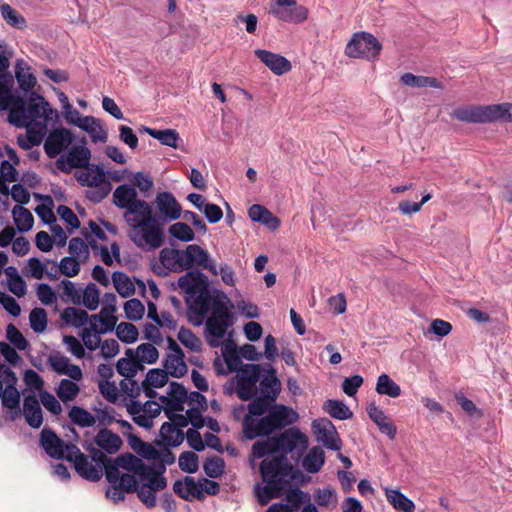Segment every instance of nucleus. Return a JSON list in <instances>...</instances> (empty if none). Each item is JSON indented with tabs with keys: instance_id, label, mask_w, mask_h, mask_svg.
<instances>
[{
	"instance_id": "35",
	"label": "nucleus",
	"mask_w": 512,
	"mask_h": 512,
	"mask_svg": "<svg viewBox=\"0 0 512 512\" xmlns=\"http://www.w3.org/2000/svg\"><path fill=\"white\" fill-rule=\"evenodd\" d=\"M13 79L9 75L0 74V111H9L16 105L17 96L11 93Z\"/></svg>"
},
{
	"instance_id": "62",
	"label": "nucleus",
	"mask_w": 512,
	"mask_h": 512,
	"mask_svg": "<svg viewBox=\"0 0 512 512\" xmlns=\"http://www.w3.org/2000/svg\"><path fill=\"white\" fill-rule=\"evenodd\" d=\"M179 341L192 351H199L201 349V341L194 333L185 327H181L178 331Z\"/></svg>"
},
{
	"instance_id": "40",
	"label": "nucleus",
	"mask_w": 512,
	"mask_h": 512,
	"mask_svg": "<svg viewBox=\"0 0 512 512\" xmlns=\"http://www.w3.org/2000/svg\"><path fill=\"white\" fill-rule=\"evenodd\" d=\"M401 82L410 87L424 88L432 87L442 89L443 85L434 77L429 76H417L412 73H405L400 78Z\"/></svg>"
},
{
	"instance_id": "32",
	"label": "nucleus",
	"mask_w": 512,
	"mask_h": 512,
	"mask_svg": "<svg viewBox=\"0 0 512 512\" xmlns=\"http://www.w3.org/2000/svg\"><path fill=\"white\" fill-rule=\"evenodd\" d=\"M178 285L188 296L207 286L206 277L201 272L190 271L179 278Z\"/></svg>"
},
{
	"instance_id": "27",
	"label": "nucleus",
	"mask_w": 512,
	"mask_h": 512,
	"mask_svg": "<svg viewBox=\"0 0 512 512\" xmlns=\"http://www.w3.org/2000/svg\"><path fill=\"white\" fill-rule=\"evenodd\" d=\"M281 391V382L276 377L275 371L271 369L270 373L259 380V388H257V393L259 392V397L267 399L271 402H276Z\"/></svg>"
},
{
	"instance_id": "24",
	"label": "nucleus",
	"mask_w": 512,
	"mask_h": 512,
	"mask_svg": "<svg viewBox=\"0 0 512 512\" xmlns=\"http://www.w3.org/2000/svg\"><path fill=\"white\" fill-rule=\"evenodd\" d=\"M8 380H6L7 386L4 388L1 396L3 407L10 409L12 412L11 419H15L21 414L20 409V393L16 388L17 377L15 374H8Z\"/></svg>"
},
{
	"instance_id": "1",
	"label": "nucleus",
	"mask_w": 512,
	"mask_h": 512,
	"mask_svg": "<svg viewBox=\"0 0 512 512\" xmlns=\"http://www.w3.org/2000/svg\"><path fill=\"white\" fill-rule=\"evenodd\" d=\"M113 203L125 209L123 218L129 227L128 237L136 247L154 251L164 244V229L154 218L150 204L138 198L134 187L128 184L118 186L113 192Z\"/></svg>"
},
{
	"instance_id": "49",
	"label": "nucleus",
	"mask_w": 512,
	"mask_h": 512,
	"mask_svg": "<svg viewBox=\"0 0 512 512\" xmlns=\"http://www.w3.org/2000/svg\"><path fill=\"white\" fill-rule=\"evenodd\" d=\"M0 13L2 18L10 26L17 29H23L26 27L25 18L22 17L11 5L2 3L0 5Z\"/></svg>"
},
{
	"instance_id": "26",
	"label": "nucleus",
	"mask_w": 512,
	"mask_h": 512,
	"mask_svg": "<svg viewBox=\"0 0 512 512\" xmlns=\"http://www.w3.org/2000/svg\"><path fill=\"white\" fill-rule=\"evenodd\" d=\"M255 55L263 62L272 72L282 75L291 70V63L285 57L272 53L267 50L257 49Z\"/></svg>"
},
{
	"instance_id": "59",
	"label": "nucleus",
	"mask_w": 512,
	"mask_h": 512,
	"mask_svg": "<svg viewBox=\"0 0 512 512\" xmlns=\"http://www.w3.org/2000/svg\"><path fill=\"white\" fill-rule=\"evenodd\" d=\"M124 311L127 319L137 321L143 317L145 308L140 300L133 298L125 302Z\"/></svg>"
},
{
	"instance_id": "41",
	"label": "nucleus",
	"mask_w": 512,
	"mask_h": 512,
	"mask_svg": "<svg viewBox=\"0 0 512 512\" xmlns=\"http://www.w3.org/2000/svg\"><path fill=\"white\" fill-rule=\"evenodd\" d=\"M127 411L132 416L133 421L145 429H150L153 425V418L149 414H145V411L141 408V402L131 400L127 404Z\"/></svg>"
},
{
	"instance_id": "18",
	"label": "nucleus",
	"mask_w": 512,
	"mask_h": 512,
	"mask_svg": "<svg viewBox=\"0 0 512 512\" xmlns=\"http://www.w3.org/2000/svg\"><path fill=\"white\" fill-rule=\"evenodd\" d=\"M74 137L70 130L59 127L53 129L45 139L44 151L49 158L60 157L73 143Z\"/></svg>"
},
{
	"instance_id": "44",
	"label": "nucleus",
	"mask_w": 512,
	"mask_h": 512,
	"mask_svg": "<svg viewBox=\"0 0 512 512\" xmlns=\"http://www.w3.org/2000/svg\"><path fill=\"white\" fill-rule=\"evenodd\" d=\"M12 215L20 232H27L33 227L34 218L28 209L17 205L12 209Z\"/></svg>"
},
{
	"instance_id": "33",
	"label": "nucleus",
	"mask_w": 512,
	"mask_h": 512,
	"mask_svg": "<svg viewBox=\"0 0 512 512\" xmlns=\"http://www.w3.org/2000/svg\"><path fill=\"white\" fill-rule=\"evenodd\" d=\"M160 441H156L157 445H166L170 447H178L184 441L185 435L181 429L175 427L170 422H165L160 428Z\"/></svg>"
},
{
	"instance_id": "28",
	"label": "nucleus",
	"mask_w": 512,
	"mask_h": 512,
	"mask_svg": "<svg viewBox=\"0 0 512 512\" xmlns=\"http://www.w3.org/2000/svg\"><path fill=\"white\" fill-rule=\"evenodd\" d=\"M370 419L378 426L379 430L386 434L390 439H394L397 433L396 426L388 421L385 413L375 404H370L367 408Z\"/></svg>"
},
{
	"instance_id": "23",
	"label": "nucleus",
	"mask_w": 512,
	"mask_h": 512,
	"mask_svg": "<svg viewBox=\"0 0 512 512\" xmlns=\"http://www.w3.org/2000/svg\"><path fill=\"white\" fill-rule=\"evenodd\" d=\"M25 421L32 428H39L43 423V414L40 402L35 393L31 391L28 394L24 393L23 408L21 410Z\"/></svg>"
},
{
	"instance_id": "15",
	"label": "nucleus",
	"mask_w": 512,
	"mask_h": 512,
	"mask_svg": "<svg viewBox=\"0 0 512 512\" xmlns=\"http://www.w3.org/2000/svg\"><path fill=\"white\" fill-rule=\"evenodd\" d=\"M157 217H154L163 227L164 224L178 220L182 217V207L171 192H160L154 200Z\"/></svg>"
},
{
	"instance_id": "5",
	"label": "nucleus",
	"mask_w": 512,
	"mask_h": 512,
	"mask_svg": "<svg viewBox=\"0 0 512 512\" xmlns=\"http://www.w3.org/2000/svg\"><path fill=\"white\" fill-rule=\"evenodd\" d=\"M298 415L291 408L273 403L268 414L261 418L245 416L243 419V433L247 439L259 436H268L273 432L293 424Z\"/></svg>"
},
{
	"instance_id": "47",
	"label": "nucleus",
	"mask_w": 512,
	"mask_h": 512,
	"mask_svg": "<svg viewBox=\"0 0 512 512\" xmlns=\"http://www.w3.org/2000/svg\"><path fill=\"white\" fill-rule=\"evenodd\" d=\"M68 416L74 424L80 427H91L96 423L95 416L79 406L71 407Z\"/></svg>"
},
{
	"instance_id": "16",
	"label": "nucleus",
	"mask_w": 512,
	"mask_h": 512,
	"mask_svg": "<svg viewBox=\"0 0 512 512\" xmlns=\"http://www.w3.org/2000/svg\"><path fill=\"white\" fill-rule=\"evenodd\" d=\"M40 445L45 452L54 459L69 460L72 453V447H77L71 443H65L56 433L49 429L43 428L40 433Z\"/></svg>"
},
{
	"instance_id": "42",
	"label": "nucleus",
	"mask_w": 512,
	"mask_h": 512,
	"mask_svg": "<svg viewBox=\"0 0 512 512\" xmlns=\"http://www.w3.org/2000/svg\"><path fill=\"white\" fill-rule=\"evenodd\" d=\"M112 282L119 293L123 298H127L135 293V285L131 281V279L123 272L116 271L112 274Z\"/></svg>"
},
{
	"instance_id": "43",
	"label": "nucleus",
	"mask_w": 512,
	"mask_h": 512,
	"mask_svg": "<svg viewBox=\"0 0 512 512\" xmlns=\"http://www.w3.org/2000/svg\"><path fill=\"white\" fill-rule=\"evenodd\" d=\"M386 496L393 507L402 512H414L415 504L398 490H387Z\"/></svg>"
},
{
	"instance_id": "64",
	"label": "nucleus",
	"mask_w": 512,
	"mask_h": 512,
	"mask_svg": "<svg viewBox=\"0 0 512 512\" xmlns=\"http://www.w3.org/2000/svg\"><path fill=\"white\" fill-rule=\"evenodd\" d=\"M7 339L20 351L26 350L28 341L25 339L19 329L13 324H9L6 329Z\"/></svg>"
},
{
	"instance_id": "14",
	"label": "nucleus",
	"mask_w": 512,
	"mask_h": 512,
	"mask_svg": "<svg viewBox=\"0 0 512 512\" xmlns=\"http://www.w3.org/2000/svg\"><path fill=\"white\" fill-rule=\"evenodd\" d=\"M91 151L86 146L85 141L82 144L72 146L66 154L60 155L55 165L63 173H70L73 169H85L90 165Z\"/></svg>"
},
{
	"instance_id": "22",
	"label": "nucleus",
	"mask_w": 512,
	"mask_h": 512,
	"mask_svg": "<svg viewBox=\"0 0 512 512\" xmlns=\"http://www.w3.org/2000/svg\"><path fill=\"white\" fill-rule=\"evenodd\" d=\"M186 302L189 311L198 316V319L194 323L196 325H201L204 316L210 310V295L207 290V286L202 288V290H198L197 292L186 296Z\"/></svg>"
},
{
	"instance_id": "30",
	"label": "nucleus",
	"mask_w": 512,
	"mask_h": 512,
	"mask_svg": "<svg viewBox=\"0 0 512 512\" xmlns=\"http://www.w3.org/2000/svg\"><path fill=\"white\" fill-rule=\"evenodd\" d=\"M96 445L109 454L118 452L122 446L121 438L109 429H101L95 436Z\"/></svg>"
},
{
	"instance_id": "7",
	"label": "nucleus",
	"mask_w": 512,
	"mask_h": 512,
	"mask_svg": "<svg viewBox=\"0 0 512 512\" xmlns=\"http://www.w3.org/2000/svg\"><path fill=\"white\" fill-rule=\"evenodd\" d=\"M69 462H72L76 472L88 481L97 482L103 474H106L107 468L114 465V459L109 458L104 452L93 448L90 455H85L78 447H72Z\"/></svg>"
},
{
	"instance_id": "36",
	"label": "nucleus",
	"mask_w": 512,
	"mask_h": 512,
	"mask_svg": "<svg viewBox=\"0 0 512 512\" xmlns=\"http://www.w3.org/2000/svg\"><path fill=\"white\" fill-rule=\"evenodd\" d=\"M126 356L127 357L120 358L117 361L116 370L125 378H133L143 367L134 357V351L132 349L126 350Z\"/></svg>"
},
{
	"instance_id": "20",
	"label": "nucleus",
	"mask_w": 512,
	"mask_h": 512,
	"mask_svg": "<svg viewBox=\"0 0 512 512\" xmlns=\"http://www.w3.org/2000/svg\"><path fill=\"white\" fill-rule=\"evenodd\" d=\"M312 428L316 435L317 441L323 443L327 448L338 451L341 449V440L333 423L327 419L315 420Z\"/></svg>"
},
{
	"instance_id": "45",
	"label": "nucleus",
	"mask_w": 512,
	"mask_h": 512,
	"mask_svg": "<svg viewBox=\"0 0 512 512\" xmlns=\"http://www.w3.org/2000/svg\"><path fill=\"white\" fill-rule=\"evenodd\" d=\"M323 409L333 418L338 420H346L352 417L353 413L349 409V407L337 400L329 399L327 400L324 405Z\"/></svg>"
},
{
	"instance_id": "34",
	"label": "nucleus",
	"mask_w": 512,
	"mask_h": 512,
	"mask_svg": "<svg viewBox=\"0 0 512 512\" xmlns=\"http://www.w3.org/2000/svg\"><path fill=\"white\" fill-rule=\"evenodd\" d=\"M142 131L157 139L162 145L177 149L182 139L175 129L157 130L150 127H143Z\"/></svg>"
},
{
	"instance_id": "10",
	"label": "nucleus",
	"mask_w": 512,
	"mask_h": 512,
	"mask_svg": "<svg viewBox=\"0 0 512 512\" xmlns=\"http://www.w3.org/2000/svg\"><path fill=\"white\" fill-rule=\"evenodd\" d=\"M258 364H244L236 373V394L243 401L251 400L257 394V383L260 380Z\"/></svg>"
},
{
	"instance_id": "21",
	"label": "nucleus",
	"mask_w": 512,
	"mask_h": 512,
	"mask_svg": "<svg viewBox=\"0 0 512 512\" xmlns=\"http://www.w3.org/2000/svg\"><path fill=\"white\" fill-rule=\"evenodd\" d=\"M183 253L187 269L191 268L193 265H197L208 270L213 275L218 274L215 262L210 258L208 252L202 249L199 245H188L186 249L183 250Z\"/></svg>"
},
{
	"instance_id": "53",
	"label": "nucleus",
	"mask_w": 512,
	"mask_h": 512,
	"mask_svg": "<svg viewBox=\"0 0 512 512\" xmlns=\"http://www.w3.org/2000/svg\"><path fill=\"white\" fill-rule=\"evenodd\" d=\"M168 232L171 237L183 242L194 240L195 234L192 228L183 222H177L169 226Z\"/></svg>"
},
{
	"instance_id": "4",
	"label": "nucleus",
	"mask_w": 512,
	"mask_h": 512,
	"mask_svg": "<svg viewBox=\"0 0 512 512\" xmlns=\"http://www.w3.org/2000/svg\"><path fill=\"white\" fill-rule=\"evenodd\" d=\"M308 448V438L297 428H289L278 436L256 441L252 446L251 456L254 458H266L270 456H285L297 451L302 456Z\"/></svg>"
},
{
	"instance_id": "55",
	"label": "nucleus",
	"mask_w": 512,
	"mask_h": 512,
	"mask_svg": "<svg viewBox=\"0 0 512 512\" xmlns=\"http://www.w3.org/2000/svg\"><path fill=\"white\" fill-rule=\"evenodd\" d=\"M22 61H18L16 65L15 77L17 79L19 88L25 92L32 90L36 85L35 76L29 71H24L20 67Z\"/></svg>"
},
{
	"instance_id": "39",
	"label": "nucleus",
	"mask_w": 512,
	"mask_h": 512,
	"mask_svg": "<svg viewBox=\"0 0 512 512\" xmlns=\"http://www.w3.org/2000/svg\"><path fill=\"white\" fill-rule=\"evenodd\" d=\"M61 318L67 325L75 328L84 327L90 320L88 313L77 307L65 308L61 313Z\"/></svg>"
},
{
	"instance_id": "2",
	"label": "nucleus",
	"mask_w": 512,
	"mask_h": 512,
	"mask_svg": "<svg viewBox=\"0 0 512 512\" xmlns=\"http://www.w3.org/2000/svg\"><path fill=\"white\" fill-rule=\"evenodd\" d=\"M147 471L142 466V459L131 453L114 458V465L107 468L106 479L111 486L106 490V497L114 503L125 499V493L136 492L139 497L141 478Z\"/></svg>"
},
{
	"instance_id": "3",
	"label": "nucleus",
	"mask_w": 512,
	"mask_h": 512,
	"mask_svg": "<svg viewBox=\"0 0 512 512\" xmlns=\"http://www.w3.org/2000/svg\"><path fill=\"white\" fill-rule=\"evenodd\" d=\"M260 474L265 485L256 484L254 494L260 505L282 496L295 479L296 470L285 456H268L260 464Z\"/></svg>"
},
{
	"instance_id": "56",
	"label": "nucleus",
	"mask_w": 512,
	"mask_h": 512,
	"mask_svg": "<svg viewBox=\"0 0 512 512\" xmlns=\"http://www.w3.org/2000/svg\"><path fill=\"white\" fill-rule=\"evenodd\" d=\"M117 337L126 344L134 343L138 338V330L135 325L121 322L116 327Z\"/></svg>"
},
{
	"instance_id": "12",
	"label": "nucleus",
	"mask_w": 512,
	"mask_h": 512,
	"mask_svg": "<svg viewBox=\"0 0 512 512\" xmlns=\"http://www.w3.org/2000/svg\"><path fill=\"white\" fill-rule=\"evenodd\" d=\"M15 104L10 111L22 108L26 121H37L38 119L40 121H49L54 116H57L56 110L50 107V104L43 96L36 93L31 94L27 105L22 98H17Z\"/></svg>"
},
{
	"instance_id": "61",
	"label": "nucleus",
	"mask_w": 512,
	"mask_h": 512,
	"mask_svg": "<svg viewBox=\"0 0 512 512\" xmlns=\"http://www.w3.org/2000/svg\"><path fill=\"white\" fill-rule=\"evenodd\" d=\"M94 411L96 421H98L100 426H109L115 421H118V414L115 409L110 406L94 408Z\"/></svg>"
},
{
	"instance_id": "6",
	"label": "nucleus",
	"mask_w": 512,
	"mask_h": 512,
	"mask_svg": "<svg viewBox=\"0 0 512 512\" xmlns=\"http://www.w3.org/2000/svg\"><path fill=\"white\" fill-rule=\"evenodd\" d=\"M170 446L163 445V448L158 449V457L155 461L158 464L153 466L146 465L142 461V466L147 471L141 478V490L139 491V499L148 507L152 508L156 505L155 494L163 490L167 486V480L163 476L166 471V465H171L175 462V455L169 449Z\"/></svg>"
},
{
	"instance_id": "38",
	"label": "nucleus",
	"mask_w": 512,
	"mask_h": 512,
	"mask_svg": "<svg viewBox=\"0 0 512 512\" xmlns=\"http://www.w3.org/2000/svg\"><path fill=\"white\" fill-rule=\"evenodd\" d=\"M116 317H108L102 314H93L90 316L88 330L97 335H102L111 332L116 325Z\"/></svg>"
},
{
	"instance_id": "54",
	"label": "nucleus",
	"mask_w": 512,
	"mask_h": 512,
	"mask_svg": "<svg viewBox=\"0 0 512 512\" xmlns=\"http://www.w3.org/2000/svg\"><path fill=\"white\" fill-rule=\"evenodd\" d=\"M252 401L248 404V414L246 416H251L253 418H257L259 416H263L265 413L268 414V411L274 402L268 401L262 397L257 396V394L251 399Z\"/></svg>"
},
{
	"instance_id": "37",
	"label": "nucleus",
	"mask_w": 512,
	"mask_h": 512,
	"mask_svg": "<svg viewBox=\"0 0 512 512\" xmlns=\"http://www.w3.org/2000/svg\"><path fill=\"white\" fill-rule=\"evenodd\" d=\"M325 463L324 450L319 446L312 447L303 458L302 467L309 473H317Z\"/></svg>"
},
{
	"instance_id": "25",
	"label": "nucleus",
	"mask_w": 512,
	"mask_h": 512,
	"mask_svg": "<svg viewBox=\"0 0 512 512\" xmlns=\"http://www.w3.org/2000/svg\"><path fill=\"white\" fill-rule=\"evenodd\" d=\"M489 105L459 107L453 111V117L461 122L485 123L489 121Z\"/></svg>"
},
{
	"instance_id": "50",
	"label": "nucleus",
	"mask_w": 512,
	"mask_h": 512,
	"mask_svg": "<svg viewBox=\"0 0 512 512\" xmlns=\"http://www.w3.org/2000/svg\"><path fill=\"white\" fill-rule=\"evenodd\" d=\"M489 121L512 122V104L502 103L489 105Z\"/></svg>"
},
{
	"instance_id": "8",
	"label": "nucleus",
	"mask_w": 512,
	"mask_h": 512,
	"mask_svg": "<svg viewBox=\"0 0 512 512\" xmlns=\"http://www.w3.org/2000/svg\"><path fill=\"white\" fill-rule=\"evenodd\" d=\"M75 178L80 185L90 188L86 192V197L94 203L101 202L112 190V185L107 179L104 169L99 165H89L87 168L77 171Z\"/></svg>"
},
{
	"instance_id": "29",
	"label": "nucleus",
	"mask_w": 512,
	"mask_h": 512,
	"mask_svg": "<svg viewBox=\"0 0 512 512\" xmlns=\"http://www.w3.org/2000/svg\"><path fill=\"white\" fill-rule=\"evenodd\" d=\"M174 492L182 499L190 501L193 498L201 499V487L192 477L186 476L184 480H177L173 484Z\"/></svg>"
},
{
	"instance_id": "58",
	"label": "nucleus",
	"mask_w": 512,
	"mask_h": 512,
	"mask_svg": "<svg viewBox=\"0 0 512 512\" xmlns=\"http://www.w3.org/2000/svg\"><path fill=\"white\" fill-rule=\"evenodd\" d=\"M60 286L63 288L61 297L64 301H70L75 305L81 304V289H77L72 281L62 280Z\"/></svg>"
},
{
	"instance_id": "9",
	"label": "nucleus",
	"mask_w": 512,
	"mask_h": 512,
	"mask_svg": "<svg viewBox=\"0 0 512 512\" xmlns=\"http://www.w3.org/2000/svg\"><path fill=\"white\" fill-rule=\"evenodd\" d=\"M382 50V44L368 32H356L345 47V55L354 59H375Z\"/></svg>"
},
{
	"instance_id": "19",
	"label": "nucleus",
	"mask_w": 512,
	"mask_h": 512,
	"mask_svg": "<svg viewBox=\"0 0 512 512\" xmlns=\"http://www.w3.org/2000/svg\"><path fill=\"white\" fill-rule=\"evenodd\" d=\"M168 353L164 361L166 372L176 378L184 376L187 371V365L184 361V353L177 342L168 337Z\"/></svg>"
},
{
	"instance_id": "63",
	"label": "nucleus",
	"mask_w": 512,
	"mask_h": 512,
	"mask_svg": "<svg viewBox=\"0 0 512 512\" xmlns=\"http://www.w3.org/2000/svg\"><path fill=\"white\" fill-rule=\"evenodd\" d=\"M133 450L141 457L148 460H156L158 457V449L153 445L143 442L142 440L135 438V442L131 444Z\"/></svg>"
},
{
	"instance_id": "13",
	"label": "nucleus",
	"mask_w": 512,
	"mask_h": 512,
	"mask_svg": "<svg viewBox=\"0 0 512 512\" xmlns=\"http://www.w3.org/2000/svg\"><path fill=\"white\" fill-rule=\"evenodd\" d=\"M269 13L280 21L301 24L307 20L309 11L296 0H276L270 4Z\"/></svg>"
},
{
	"instance_id": "48",
	"label": "nucleus",
	"mask_w": 512,
	"mask_h": 512,
	"mask_svg": "<svg viewBox=\"0 0 512 512\" xmlns=\"http://www.w3.org/2000/svg\"><path fill=\"white\" fill-rule=\"evenodd\" d=\"M100 302V290L94 283H89L84 290H81V304L88 310L94 311Z\"/></svg>"
},
{
	"instance_id": "17",
	"label": "nucleus",
	"mask_w": 512,
	"mask_h": 512,
	"mask_svg": "<svg viewBox=\"0 0 512 512\" xmlns=\"http://www.w3.org/2000/svg\"><path fill=\"white\" fill-rule=\"evenodd\" d=\"M9 122L17 127H25L27 135L31 138L32 144L39 145L46 133L48 121H26L22 108H16L9 112Z\"/></svg>"
},
{
	"instance_id": "11",
	"label": "nucleus",
	"mask_w": 512,
	"mask_h": 512,
	"mask_svg": "<svg viewBox=\"0 0 512 512\" xmlns=\"http://www.w3.org/2000/svg\"><path fill=\"white\" fill-rule=\"evenodd\" d=\"M233 325V315L226 304L220 300H215L211 315L207 318L205 330L207 334L215 339H222L226 335L227 329Z\"/></svg>"
},
{
	"instance_id": "51",
	"label": "nucleus",
	"mask_w": 512,
	"mask_h": 512,
	"mask_svg": "<svg viewBox=\"0 0 512 512\" xmlns=\"http://www.w3.org/2000/svg\"><path fill=\"white\" fill-rule=\"evenodd\" d=\"M134 357L142 365V363L153 364L159 357L158 350L150 343L140 344L134 352Z\"/></svg>"
},
{
	"instance_id": "52",
	"label": "nucleus",
	"mask_w": 512,
	"mask_h": 512,
	"mask_svg": "<svg viewBox=\"0 0 512 512\" xmlns=\"http://www.w3.org/2000/svg\"><path fill=\"white\" fill-rule=\"evenodd\" d=\"M79 391L80 388L78 384L68 379H62L56 390L58 397L63 402L73 401L77 397Z\"/></svg>"
},
{
	"instance_id": "60",
	"label": "nucleus",
	"mask_w": 512,
	"mask_h": 512,
	"mask_svg": "<svg viewBox=\"0 0 512 512\" xmlns=\"http://www.w3.org/2000/svg\"><path fill=\"white\" fill-rule=\"evenodd\" d=\"M179 467L186 473H195L198 470V456L191 451L181 453L178 460Z\"/></svg>"
},
{
	"instance_id": "57",
	"label": "nucleus",
	"mask_w": 512,
	"mask_h": 512,
	"mask_svg": "<svg viewBox=\"0 0 512 512\" xmlns=\"http://www.w3.org/2000/svg\"><path fill=\"white\" fill-rule=\"evenodd\" d=\"M30 326L36 333L43 332L47 327V313L43 308H34L29 315Z\"/></svg>"
},
{
	"instance_id": "31",
	"label": "nucleus",
	"mask_w": 512,
	"mask_h": 512,
	"mask_svg": "<svg viewBox=\"0 0 512 512\" xmlns=\"http://www.w3.org/2000/svg\"><path fill=\"white\" fill-rule=\"evenodd\" d=\"M160 261L171 271L180 272L187 269L183 250L164 248L160 252Z\"/></svg>"
},
{
	"instance_id": "46",
	"label": "nucleus",
	"mask_w": 512,
	"mask_h": 512,
	"mask_svg": "<svg viewBox=\"0 0 512 512\" xmlns=\"http://www.w3.org/2000/svg\"><path fill=\"white\" fill-rule=\"evenodd\" d=\"M376 391L381 395L396 398L401 395L400 386L387 374H381L376 383Z\"/></svg>"
}]
</instances>
